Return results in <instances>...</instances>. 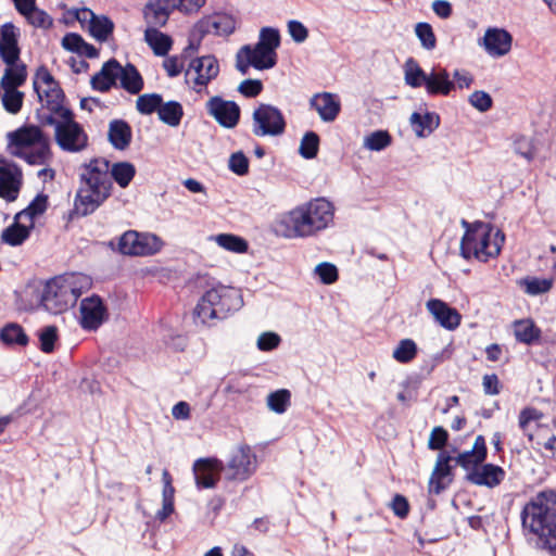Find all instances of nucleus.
Masks as SVG:
<instances>
[{"label":"nucleus","mask_w":556,"mask_h":556,"mask_svg":"<svg viewBox=\"0 0 556 556\" xmlns=\"http://www.w3.org/2000/svg\"><path fill=\"white\" fill-rule=\"evenodd\" d=\"M333 214L330 201L313 199L281 213L274 222V231L286 239L313 237L332 223Z\"/></svg>","instance_id":"f257e3e1"},{"label":"nucleus","mask_w":556,"mask_h":556,"mask_svg":"<svg viewBox=\"0 0 556 556\" xmlns=\"http://www.w3.org/2000/svg\"><path fill=\"white\" fill-rule=\"evenodd\" d=\"M81 186L75 206L83 215L92 213L109 195L112 188L110 163L104 159L91 160L83 166Z\"/></svg>","instance_id":"f03ea898"},{"label":"nucleus","mask_w":556,"mask_h":556,"mask_svg":"<svg viewBox=\"0 0 556 556\" xmlns=\"http://www.w3.org/2000/svg\"><path fill=\"white\" fill-rule=\"evenodd\" d=\"M522 525L535 534L542 546L553 551L556 548V493L543 492L522 511Z\"/></svg>","instance_id":"7ed1b4c3"},{"label":"nucleus","mask_w":556,"mask_h":556,"mask_svg":"<svg viewBox=\"0 0 556 556\" xmlns=\"http://www.w3.org/2000/svg\"><path fill=\"white\" fill-rule=\"evenodd\" d=\"M90 286V278L84 274L59 276L43 285V292L38 295V301L43 303L47 312L60 314L73 306Z\"/></svg>","instance_id":"20e7f679"},{"label":"nucleus","mask_w":556,"mask_h":556,"mask_svg":"<svg viewBox=\"0 0 556 556\" xmlns=\"http://www.w3.org/2000/svg\"><path fill=\"white\" fill-rule=\"evenodd\" d=\"M280 46L279 30L263 27L254 46L245 45L236 54V68L245 75L250 67L258 71L273 68L277 63L276 50Z\"/></svg>","instance_id":"39448f33"},{"label":"nucleus","mask_w":556,"mask_h":556,"mask_svg":"<svg viewBox=\"0 0 556 556\" xmlns=\"http://www.w3.org/2000/svg\"><path fill=\"white\" fill-rule=\"evenodd\" d=\"M464 225L467 228L460 242L463 257L486 262L500 254L504 242V235L500 229L481 222L472 225L464 222Z\"/></svg>","instance_id":"423d86ee"},{"label":"nucleus","mask_w":556,"mask_h":556,"mask_svg":"<svg viewBox=\"0 0 556 556\" xmlns=\"http://www.w3.org/2000/svg\"><path fill=\"white\" fill-rule=\"evenodd\" d=\"M9 152L28 164L43 165L51 159L50 140L35 125H27L7 135Z\"/></svg>","instance_id":"0eeeda50"},{"label":"nucleus","mask_w":556,"mask_h":556,"mask_svg":"<svg viewBox=\"0 0 556 556\" xmlns=\"http://www.w3.org/2000/svg\"><path fill=\"white\" fill-rule=\"evenodd\" d=\"M242 306L240 292L223 285L208 289L195 307V315L203 324L214 319H223L228 313L238 311Z\"/></svg>","instance_id":"6e6552de"},{"label":"nucleus","mask_w":556,"mask_h":556,"mask_svg":"<svg viewBox=\"0 0 556 556\" xmlns=\"http://www.w3.org/2000/svg\"><path fill=\"white\" fill-rule=\"evenodd\" d=\"M18 30L7 23L1 27L0 56L7 67L1 77V86L20 87L27 77V71L24 63L20 61V49L17 46Z\"/></svg>","instance_id":"1a4fd4ad"},{"label":"nucleus","mask_w":556,"mask_h":556,"mask_svg":"<svg viewBox=\"0 0 556 556\" xmlns=\"http://www.w3.org/2000/svg\"><path fill=\"white\" fill-rule=\"evenodd\" d=\"M60 121H51L54 126L56 144L67 152H79L87 147L88 137L83 127L73 119V114L67 109L60 110Z\"/></svg>","instance_id":"9d476101"},{"label":"nucleus","mask_w":556,"mask_h":556,"mask_svg":"<svg viewBox=\"0 0 556 556\" xmlns=\"http://www.w3.org/2000/svg\"><path fill=\"white\" fill-rule=\"evenodd\" d=\"M236 29V21L228 14L215 13L203 16L190 30L187 50L198 51L202 39L210 34L228 36Z\"/></svg>","instance_id":"9b49d317"},{"label":"nucleus","mask_w":556,"mask_h":556,"mask_svg":"<svg viewBox=\"0 0 556 556\" xmlns=\"http://www.w3.org/2000/svg\"><path fill=\"white\" fill-rule=\"evenodd\" d=\"M219 62L213 54L192 59L185 71L186 84L195 92H202L219 75Z\"/></svg>","instance_id":"f8f14e48"},{"label":"nucleus","mask_w":556,"mask_h":556,"mask_svg":"<svg viewBox=\"0 0 556 556\" xmlns=\"http://www.w3.org/2000/svg\"><path fill=\"white\" fill-rule=\"evenodd\" d=\"M163 245V240L154 233L128 230L119 238L118 250L126 255L150 256L159 253Z\"/></svg>","instance_id":"ddd939ff"},{"label":"nucleus","mask_w":556,"mask_h":556,"mask_svg":"<svg viewBox=\"0 0 556 556\" xmlns=\"http://www.w3.org/2000/svg\"><path fill=\"white\" fill-rule=\"evenodd\" d=\"M282 113L269 104H261L253 112V132L256 136H279L285 131Z\"/></svg>","instance_id":"4468645a"},{"label":"nucleus","mask_w":556,"mask_h":556,"mask_svg":"<svg viewBox=\"0 0 556 556\" xmlns=\"http://www.w3.org/2000/svg\"><path fill=\"white\" fill-rule=\"evenodd\" d=\"M34 89L42 104L49 110L60 113L63 101V91L58 81L45 67H40L34 77Z\"/></svg>","instance_id":"2eb2a0df"},{"label":"nucleus","mask_w":556,"mask_h":556,"mask_svg":"<svg viewBox=\"0 0 556 556\" xmlns=\"http://www.w3.org/2000/svg\"><path fill=\"white\" fill-rule=\"evenodd\" d=\"M227 467L230 478L245 480L256 468V456L249 445H238L231 451Z\"/></svg>","instance_id":"dca6fc26"},{"label":"nucleus","mask_w":556,"mask_h":556,"mask_svg":"<svg viewBox=\"0 0 556 556\" xmlns=\"http://www.w3.org/2000/svg\"><path fill=\"white\" fill-rule=\"evenodd\" d=\"M206 110L225 128H232L239 122L240 109L233 101L215 96L206 102Z\"/></svg>","instance_id":"f3484780"},{"label":"nucleus","mask_w":556,"mask_h":556,"mask_svg":"<svg viewBox=\"0 0 556 556\" xmlns=\"http://www.w3.org/2000/svg\"><path fill=\"white\" fill-rule=\"evenodd\" d=\"M481 46L492 58L508 54L513 46V36L504 28L489 27L481 40Z\"/></svg>","instance_id":"a211bd4d"},{"label":"nucleus","mask_w":556,"mask_h":556,"mask_svg":"<svg viewBox=\"0 0 556 556\" xmlns=\"http://www.w3.org/2000/svg\"><path fill=\"white\" fill-rule=\"evenodd\" d=\"M80 325L84 329L96 330L106 319V307L99 296L86 298L80 303Z\"/></svg>","instance_id":"6ab92c4d"},{"label":"nucleus","mask_w":556,"mask_h":556,"mask_svg":"<svg viewBox=\"0 0 556 556\" xmlns=\"http://www.w3.org/2000/svg\"><path fill=\"white\" fill-rule=\"evenodd\" d=\"M224 466L217 458H201L193 464V475L198 488H214Z\"/></svg>","instance_id":"aec40b11"},{"label":"nucleus","mask_w":556,"mask_h":556,"mask_svg":"<svg viewBox=\"0 0 556 556\" xmlns=\"http://www.w3.org/2000/svg\"><path fill=\"white\" fill-rule=\"evenodd\" d=\"M426 308L433 319L446 330L453 331L460 325L462 315L442 300L427 301Z\"/></svg>","instance_id":"412c9836"},{"label":"nucleus","mask_w":556,"mask_h":556,"mask_svg":"<svg viewBox=\"0 0 556 556\" xmlns=\"http://www.w3.org/2000/svg\"><path fill=\"white\" fill-rule=\"evenodd\" d=\"M22 173L13 164L0 166V197L8 201H14L17 198L21 187Z\"/></svg>","instance_id":"4be33fe9"},{"label":"nucleus","mask_w":556,"mask_h":556,"mask_svg":"<svg viewBox=\"0 0 556 556\" xmlns=\"http://www.w3.org/2000/svg\"><path fill=\"white\" fill-rule=\"evenodd\" d=\"M311 105L315 109L320 119L333 122L341 110V103L337 94L330 92L316 93L311 99Z\"/></svg>","instance_id":"5701e85b"},{"label":"nucleus","mask_w":556,"mask_h":556,"mask_svg":"<svg viewBox=\"0 0 556 556\" xmlns=\"http://www.w3.org/2000/svg\"><path fill=\"white\" fill-rule=\"evenodd\" d=\"M452 457L446 453H440L429 480V491L439 494L451 482Z\"/></svg>","instance_id":"b1692460"},{"label":"nucleus","mask_w":556,"mask_h":556,"mask_svg":"<svg viewBox=\"0 0 556 556\" xmlns=\"http://www.w3.org/2000/svg\"><path fill=\"white\" fill-rule=\"evenodd\" d=\"M486 457L485 440L482 435H478L470 451L458 454L455 458L457 465L463 467L468 473L478 468Z\"/></svg>","instance_id":"393cba45"},{"label":"nucleus","mask_w":556,"mask_h":556,"mask_svg":"<svg viewBox=\"0 0 556 556\" xmlns=\"http://www.w3.org/2000/svg\"><path fill=\"white\" fill-rule=\"evenodd\" d=\"M505 477L504 470L495 465H480L468 473V479L477 485L494 488L498 485Z\"/></svg>","instance_id":"a878e982"},{"label":"nucleus","mask_w":556,"mask_h":556,"mask_svg":"<svg viewBox=\"0 0 556 556\" xmlns=\"http://www.w3.org/2000/svg\"><path fill=\"white\" fill-rule=\"evenodd\" d=\"M425 88L429 94L447 96L454 88V81L445 68H432L427 74Z\"/></svg>","instance_id":"bb28decb"},{"label":"nucleus","mask_w":556,"mask_h":556,"mask_svg":"<svg viewBox=\"0 0 556 556\" xmlns=\"http://www.w3.org/2000/svg\"><path fill=\"white\" fill-rule=\"evenodd\" d=\"M409 123L415 135L418 138H425L439 127L440 117L433 112L424 114L414 112L409 117Z\"/></svg>","instance_id":"cd10ccee"},{"label":"nucleus","mask_w":556,"mask_h":556,"mask_svg":"<svg viewBox=\"0 0 556 556\" xmlns=\"http://www.w3.org/2000/svg\"><path fill=\"white\" fill-rule=\"evenodd\" d=\"M118 73H121V65L115 60L109 61L103 65L102 70L92 77L91 84L94 89L106 91L115 84L118 78Z\"/></svg>","instance_id":"c85d7f7f"},{"label":"nucleus","mask_w":556,"mask_h":556,"mask_svg":"<svg viewBox=\"0 0 556 556\" xmlns=\"http://www.w3.org/2000/svg\"><path fill=\"white\" fill-rule=\"evenodd\" d=\"M211 242H214L219 248L224 249L225 251L236 253V254H243L248 252L249 243L248 241L237 235L233 233H218L211 236L208 238Z\"/></svg>","instance_id":"c756f323"},{"label":"nucleus","mask_w":556,"mask_h":556,"mask_svg":"<svg viewBox=\"0 0 556 556\" xmlns=\"http://www.w3.org/2000/svg\"><path fill=\"white\" fill-rule=\"evenodd\" d=\"M109 140L115 149H126L131 140V129L124 121H113L109 126Z\"/></svg>","instance_id":"7c9ffc66"},{"label":"nucleus","mask_w":556,"mask_h":556,"mask_svg":"<svg viewBox=\"0 0 556 556\" xmlns=\"http://www.w3.org/2000/svg\"><path fill=\"white\" fill-rule=\"evenodd\" d=\"M172 10L174 9L169 5V0H159L147 5L144 16L149 24L162 26L167 22Z\"/></svg>","instance_id":"2f4dec72"},{"label":"nucleus","mask_w":556,"mask_h":556,"mask_svg":"<svg viewBox=\"0 0 556 556\" xmlns=\"http://www.w3.org/2000/svg\"><path fill=\"white\" fill-rule=\"evenodd\" d=\"M121 85L130 93H139L143 88V80L139 72L134 65L121 66V73H118Z\"/></svg>","instance_id":"473e14b6"},{"label":"nucleus","mask_w":556,"mask_h":556,"mask_svg":"<svg viewBox=\"0 0 556 556\" xmlns=\"http://www.w3.org/2000/svg\"><path fill=\"white\" fill-rule=\"evenodd\" d=\"M62 47L65 50L76 52L88 58H94L98 54L97 49L93 46L85 42L79 35L74 33L67 34L63 37Z\"/></svg>","instance_id":"72a5a7b5"},{"label":"nucleus","mask_w":556,"mask_h":556,"mask_svg":"<svg viewBox=\"0 0 556 556\" xmlns=\"http://www.w3.org/2000/svg\"><path fill=\"white\" fill-rule=\"evenodd\" d=\"M159 118L170 127H177L184 115L182 106L177 101L161 103L157 111Z\"/></svg>","instance_id":"f704fd0d"},{"label":"nucleus","mask_w":556,"mask_h":556,"mask_svg":"<svg viewBox=\"0 0 556 556\" xmlns=\"http://www.w3.org/2000/svg\"><path fill=\"white\" fill-rule=\"evenodd\" d=\"M144 40L156 55H165L172 47L170 37L155 28H148L146 30Z\"/></svg>","instance_id":"c9c22d12"},{"label":"nucleus","mask_w":556,"mask_h":556,"mask_svg":"<svg viewBox=\"0 0 556 556\" xmlns=\"http://www.w3.org/2000/svg\"><path fill=\"white\" fill-rule=\"evenodd\" d=\"M47 210V197L42 194H38L29 205L21 211L16 215V219L20 222H27L30 227H34V220L42 215Z\"/></svg>","instance_id":"e433bc0d"},{"label":"nucleus","mask_w":556,"mask_h":556,"mask_svg":"<svg viewBox=\"0 0 556 556\" xmlns=\"http://www.w3.org/2000/svg\"><path fill=\"white\" fill-rule=\"evenodd\" d=\"M163 507L157 513L160 520H165L174 511V493L175 489L172 485V477L167 470H163Z\"/></svg>","instance_id":"4c0bfd02"},{"label":"nucleus","mask_w":556,"mask_h":556,"mask_svg":"<svg viewBox=\"0 0 556 556\" xmlns=\"http://www.w3.org/2000/svg\"><path fill=\"white\" fill-rule=\"evenodd\" d=\"M31 228L27 222L18 220L2 232V240L10 245H20L29 237Z\"/></svg>","instance_id":"58836bf2"},{"label":"nucleus","mask_w":556,"mask_h":556,"mask_svg":"<svg viewBox=\"0 0 556 556\" xmlns=\"http://www.w3.org/2000/svg\"><path fill=\"white\" fill-rule=\"evenodd\" d=\"M1 102L7 112L16 114L21 111L24 93L17 87L2 86Z\"/></svg>","instance_id":"ea45409f"},{"label":"nucleus","mask_w":556,"mask_h":556,"mask_svg":"<svg viewBox=\"0 0 556 556\" xmlns=\"http://www.w3.org/2000/svg\"><path fill=\"white\" fill-rule=\"evenodd\" d=\"M427 74L413 59H408L404 64V80L413 88L425 86Z\"/></svg>","instance_id":"a19ab883"},{"label":"nucleus","mask_w":556,"mask_h":556,"mask_svg":"<svg viewBox=\"0 0 556 556\" xmlns=\"http://www.w3.org/2000/svg\"><path fill=\"white\" fill-rule=\"evenodd\" d=\"M136 168L129 162H118L110 167L111 179L113 178L121 188H126L135 177Z\"/></svg>","instance_id":"79ce46f5"},{"label":"nucleus","mask_w":556,"mask_h":556,"mask_svg":"<svg viewBox=\"0 0 556 556\" xmlns=\"http://www.w3.org/2000/svg\"><path fill=\"white\" fill-rule=\"evenodd\" d=\"M88 29L93 38L103 42L113 33L114 23L104 15H96Z\"/></svg>","instance_id":"37998d69"},{"label":"nucleus","mask_w":556,"mask_h":556,"mask_svg":"<svg viewBox=\"0 0 556 556\" xmlns=\"http://www.w3.org/2000/svg\"><path fill=\"white\" fill-rule=\"evenodd\" d=\"M392 143V137L387 130H375L363 139V147L368 151L379 152Z\"/></svg>","instance_id":"c03bdc74"},{"label":"nucleus","mask_w":556,"mask_h":556,"mask_svg":"<svg viewBox=\"0 0 556 556\" xmlns=\"http://www.w3.org/2000/svg\"><path fill=\"white\" fill-rule=\"evenodd\" d=\"M0 340L8 345L18 344L24 346L28 342V337L20 325L9 324L0 330Z\"/></svg>","instance_id":"a18cd8bd"},{"label":"nucleus","mask_w":556,"mask_h":556,"mask_svg":"<svg viewBox=\"0 0 556 556\" xmlns=\"http://www.w3.org/2000/svg\"><path fill=\"white\" fill-rule=\"evenodd\" d=\"M516 339L520 342L530 344L539 338L540 331L535 328L533 321L529 319L518 320L514 325Z\"/></svg>","instance_id":"49530a36"},{"label":"nucleus","mask_w":556,"mask_h":556,"mask_svg":"<svg viewBox=\"0 0 556 556\" xmlns=\"http://www.w3.org/2000/svg\"><path fill=\"white\" fill-rule=\"evenodd\" d=\"M417 354V345L410 339H403L393 350L392 356L399 363H408L415 358Z\"/></svg>","instance_id":"de8ad7c7"},{"label":"nucleus","mask_w":556,"mask_h":556,"mask_svg":"<svg viewBox=\"0 0 556 556\" xmlns=\"http://www.w3.org/2000/svg\"><path fill=\"white\" fill-rule=\"evenodd\" d=\"M96 14L88 8H73L64 13V22L71 24L75 21L79 22L81 27H88L94 18Z\"/></svg>","instance_id":"09e8293b"},{"label":"nucleus","mask_w":556,"mask_h":556,"mask_svg":"<svg viewBox=\"0 0 556 556\" xmlns=\"http://www.w3.org/2000/svg\"><path fill=\"white\" fill-rule=\"evenodd\" d=\"M163 99L157 93H144L137 98L136 108L144 115L157 112Z\"/></svg>","instance_id":"8fccbe9b"},{"label":"nucleus","mask_w":556,"mask_h":556,"mask_svg":"<svg viewBox=\"0 0 556 556\" xmlns=\"http://www.w3.org/2000/svg\"><path fill=\"white\" fill-rule=\"evenodd\" d=\"M290 404V392L288 390L281 389L270 393L267 396V406L270 410L282 414L287 410V407Z\"/></svg>","instance_id":"3c124183"},{"label":"nucleus","mask_w":556,"mask_h":556,"mask_svg":"<svg viewBox=\"0 0 556 556\" xmlns=\"http://www.w3.org/2000/svg\"><path fill=\"white\" fill-rule=\"evenodd\" d=\"M318 148H319L318 136L315 132L309 131L303 136V138L300 142L299 153L304 159H313L317 155Z\"/></svg>","instance_id":"603ef678"},{"label":"nucleus","mask_w":556,"mask_h":556,"mask_svg":"<svg viewBox=\"0 0 556 556\" xmlns=\"http://www.w3.org/2000/svg\"><path fill=\"white\" fill-rule=\"evenodd\" d=\"M415 34L421 42V46L427 50L435 48L437 39L433 29L428 23H418L415 26Z\"/></svg>","instance_id":"864d4df0"},{"label":"nucleus","mask_w":556,"mask_h":556,"mask_svg":"<svg viewBox=\"0 0 556 556\" xmlns=\"http://www.w3.org/2000/svg\"><path fill=\"white\" fill-rule=\"evenodd\" d=\"M38 337L40 350L45 353H51L58 340V328L55 326H47L38 332Z\"/></svg>","instance_id":"5fc2aeb1"},{"label":"nucleus","mask_w":556,"mask_h":556,"mask_svg":"<svg viewBox=\"0 0 556 556\" xmlns=\"http://www.w3.org/2000/svg\"><path fill=\"white\" fill-rule=\"evenodd\" d=\"M26 20L35 27L50 28L53 24L52 17L45 11L35 7L26 15Z\"/></svg>","instance_id":"6e6d98bb"},{"label":"nucleus","mask_w":556,"mask_h":556,"mask_svg":"<svg viewBox=\"0 0 556 556\" xmlns=\"http://www.w3.org/2000/svg\"><path fill=\"white\" fill-rule=\"evenodd\" d=\"M43 292V285H39V286H28L25 290H24V302H25V307L27 309H38L40 307L43 308V303H39L38 301V295L41 294Z\"/></svg>","instance_id":"4d7b16f0"},{"label":"nucleus","mask_w":556,"mask_h":556,"mask_svg":"<svg viewBox=\"0 0 556 556\" xmlns=\"http://www.w3.org/2000/svg\"><path fill=\"white\" fill-rule=\"evenodd\" d=\"M526 292L532 295L545 293L551 290L553 286L552 279L532 278L523 281Z\"/></svg>","instance_id":"13d9d810"},{"label":"nucleus","mask_w":556,"mask_h":556,"mask_svg":"<svg viewBox=\"0 0 556 556\" xmlns=\"http://www.w3.org/2000/svg\"><path fill=\"white\" fill-rule=\"evenodd\" d=\"M281 342V338L278 333L273 331H266L258 336L256 340V346L261 351L275 350Z\"/></svg>","instance_id":"bf43d9fd"},{"label":"nucleus","mask_w":556,"mask_h":556,"mask_svg":"<svg viewBox=\"0 0 556 556\" xmlns=\"http://www.w3.org/2000/svg\"><path fill=\"white\" fill-rule=\"evenodd\" d=\"M469 103L480 112H486L492 106L491 96L481 90L472 92L468 98Z\"/></svg>","instance_id":"052dcab7"},{"label":"nucleus","mask_w":556,"mask_h":556,"mask_svg":"<svg viewBox=\"0 0 556 556\" xmlns=\"http://www.w3.org/2000/svg\"><path fill=\"white\" fill-rule=\"evenodd\" d=\"M315 274L319 277L320 281L330 285L338 279L337 267L330 263H321L315 267Z\"/></svg>","instance_id":"680f3d73"},{"label":"nucleus","mask_w":556,"mask_h":556,"mask_svg":"<svg viewBox=\"0 0 556 556\" xmlns=\"http://www.w3.org/2000/svg\"><path fill=\"white\" fill-rule=\"evenodd\" d=\"M514 151L527 160L533 157V147L531 139L523 135H518L514 139Z\"/></svg>","instance_id":"e2e57ef3"},{"label":"nucleus","mask_w":556,"mask_h":556,"mask_svg":"<svg viewBox=\"0 0 556 556\" xmlns=\"http://www.w3.org/2000/svg\"><path fill=\"white\" fill-rule=\"evenodd\" d=\"M204 4L205 0H169L173 9L187 14L197 13Z\"/></svg>","instance_id":"0e129e2a"},{"label":"nucleus","mask_w":556,"mask_h":556,"mask_svg":"<svg viewBox=\"0 0 556 556\" xmlns=\"http://www.w3.org/2000/svg\"><path fill=\"white\" fill-rule=\"evenodd\" d=\"M287 27L289 35L296 43H302L307 39L308 29L303 23L296 20H291L288 22Z\"/></svg>","instance_id":"69168bd1"},{"label":"nucleus","mask_w":556,"mask_h":556,"mask_svg":"<svg viewBox=\"0 0 556 556\" xmlns=\"http://www.w3.org/2000/svg\"><path fill=\"white\" fill-rule=\"evenodd\" d=\"M163 67L169 77H176L182 72L185 62L180 56H168L164 60Z\"/></svg>","instance_id":"338daca9"},{"label":"nucleus","mask_w":556,"mask_h":556,"mask_svg":"<svg viewBox=\"0 0 556 556\" xmlns=\"http://www.w3.org/2000/svg\"><path fill=\"white\" fill-rule=\"evenodd\" d=\"M229 168L237 175H244L249 169L248 159L240 152L233 153L229 159Z\"/></svg>","instance_id":"774afa93"}]
</instances>
